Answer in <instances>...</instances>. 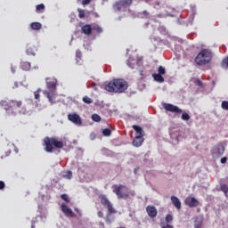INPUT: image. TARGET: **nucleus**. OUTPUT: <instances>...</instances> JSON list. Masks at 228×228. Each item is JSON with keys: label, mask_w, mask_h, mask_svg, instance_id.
<instances>
[{"label": "nucleus", "mask_w": 228, "mask_h": 228, "mask_svg": "<svg viewBox=\"0 0 228 228\" xmlns=\"http://www.w3.org/2000/svg\"><path fill=\"white\" fill-rule=\"evenodd\" d=\"M92 120H94V122H101V116L98 114H93Z\"/></svg>", "instance_id": "cd10ccee"}, {"label": "nucleus", "mask_w": 228, "mask_h": 228, "mask_svg": "<svg viewBox=\"0 0 228 228\" xmlns=\"http://www.w3.org/2000/svg\"><path fill=\"white\" fill-rule=\"evenodd\" d=\"M224 152H225V147H224L222 143H217L212 149L213 158H220V156L224 155Z\"/></svg>", "instance_id": "1a4fd4ad"}, {"label": "nucleus", "mask_w": 228, "mask_h": 228, "mask_svg": "<svg viewBox=\"0 0 228 228\" xmlns=\"http://www.w3.org/2000/svg\"><path fill=\"white\" fill-rule=\"evenodd\" d=\"M146 212L150 218H156L158 216V209L154 206H147Z\"/></svg>", "instance_id": "ddd939ff"}, {"label": "nucleus", "mask_w": 228, "mask_h": 228, "mask_svg": "<svg viewBox=\"0 0 228 228\" xmlns=\"http://www.w3.org/2000/svg\"><path fill=\"white\" fill-rule=\"evenodd\" d=\"M69 174L70 177H72V172L69 171Z\"/></svg>", "instance_id": "8fccbe9b"}, {"label": "nucleus", "mask_w": 228, "mask_h": 228, "mask_svg": "<svg viewBox=\"0 0 228 228\" xmlns=\"http://www.w3.org/2000/svg\"><path fill=\"white\" fill-rule=\"evenodd\" d=\"M1 108L6 111L7 115H30L33 110L22 106L20 100L4 99L0 102Z\"/></svg>", "instance_id": "f257e3e1"}, {"label": "nucleus", "mask_w": 228, "mask_h": 228, "mask_svg": "<svg viewBox=\"0 0 228 228\" xmlns=\"http://www.w3.org/2000/svg\"><path fill=\"white\" fill-rule=\"evenodd\" d=\"M182 120H190V114L189 113H183L182 114Z\"/></svg>", "instance_id": "473e14b6"}, {"label": "nucleus", "mask_w": 228, "mask_h": 228, "mask_svg": "<svg viewBox=\"0 0 228 228\" xmlns=\"http://www.w3.org/2000/svg\"><path fill=\"white\" fill-rule=\"evenodd\" d=\"M152 77L154 81H157V83H165V78L163 77L162 75L154 73L152 74Z\"/></svg>", "instance_id": "6ab92c4d"}, {"label": "nucleus", "mask_w": 228, "mask_h": 228, "mask_svg": "<svg viewBox=\"0 0 228 228\" xmlns=\"http://www.w3.org/2000/svg\"><path fill=\"white\" fill-rule=\"evenodd\" d=\"M12 154V151H7L6 152H5V156H10Z\"/></svg>", "instance_id": "a18cd8bd"}, {"label": "nucleus", "mask_w": 228, "mask_h": 228, "mask_svg": "<svg viewBox=\"0 0 228 228\" xmlns=\"http://www.w3.org/2000/svg\"><path fill=\"white\" fill-rule=\"evenodd\" d=\"M136 63H138V62L134 59L130 58L127 61V65H128V67H130V69H134V67H136Z\"/></svg>", "instance_id": "5701e85b"}, {"label": "nucleus", "mask_w": 228, "mask_h": 228, "mask_svg": "<svg viewBox=\"0 0 228 228\" xmlns=\"http://www.w3.org/2000/svg\"><path fill=\"white\" fill-rule=\"evenodd\" d=\"M43 145L45 152H54L55 149H63V142L58 140L56 137H45Z\"/></svg>", "instance_id": "20e7f679"}, {"label": "nucleus", "mask_w": 228, "mask_h": 228, "mask_svg": "<svg viewBox=\"0 0 228 228\" xmlns=\"http://www.w3.org/2000/svg\"><path fill=\"white\" fill-rule=\"evenodd\" d=\"M142 143H143V136L136 135L133 141V146L142 147Z\"/></svg>", "instance_id": "dca6fc26"}, {"label": "nucleus", "mask_w": 228, "mask_h": 228, "mask_svg": "<svg viewBox=\"0 0 228 228\" xmlns=\"http://www.w3.org/2000/svg\"><path fill=\"white\" fill-rule=\"evenodd\" d=\"M221 163L224 165V163H227V157H224L221 159Z\"/></svg>", "instance_id": "ea45409f"}, {"label": "nucleus", "mask_w": 228, "mask_h": 228, "mask_svg": "<svg viewBox=\"0 0 228 228\" xmlns=\"http://www.w3.org/2000/svg\"><path fill=\"white\" fill-rule=\"evenodd\" d=\"M171 202L176 209H181V200H179V198L171 196Z\"/></svg>", "instance_id": "f3484780"}, {"label": "nucleus", "mask_w": 228, "mask_h": 228, "mask_svg": "<svg viewBox=\"0 0 228 228\" xmlns=\"http://www.w3.org/2000/svg\"><path fill=\"white\" fill-rule=\"evenodd\" d=\"M5 187H6V184L4 183V182L0 181V190H4Z\"/></svg>", "instance_id": "58836bf2"}, {"label": "nucleus", "mask_w": 228, "mask_h": 228, "mask_svg": "<svg viewBox=\"0 0 228 228\" xmlns=\"http://www.w3.org/2000/svg\"><path fill=\"white\" fill-rule=\"evenodd\" d=\"M83 102H85L86 104H92V102H94V100H92V98L88 96H85L83 98Z\"/></svg>", "instance_id": "a878e982"}, {"label": "nucleus", "mask_w": 228, "mask_h": 228, "mask_svg": "<svg viewBox=\"0 0 228 228\" xmlns=\"http://www.w3.org/2000/svg\"><path fill=\"white\" fill-rule=\"evenodd\" d=\"M196 84L198 85V86H202V85H203V83H202V81H200V79H197Z\"/></svg>", "instance_id": "a19ab883"}, {"label": "nucleus", "mask_w": 228, "mask_h": 228, "mask_svg": "<svg viewBox=\"0 0 228 228\" xmlns=\"http://www.w3.org/2000/svg\"><path fill=\"white\" fill-rule=\"evenodd\" d=\"M36 10L37 13H44V10H45V5H44V4H40L37 5Z\"/></svg>", "instance_id": "b1692460"}, {"label": "nucleus", "mask_w": 228, "mask_h": 228, "mask_svg": "<svg viewBox=\"0 0 228 228\" xmlns=\"http://www.w3.org/2000/svg\"><path fill=\"white\" fill-rule=\"evenodd\" d=\"M20 68L22 69V70H31V63H29L28 61H21Z\"/></svg>", "instance_id": "aec40b11"}, {"label": "nucleus", "mask_w": 228, "mask_h": 228, "mask_svg": "<svg viewBox=\"0 0 228 228\" xmlns=\"http://www.w3.org/2000/svg\"><path fill=\"white\" fill-rule=\"evenodd\" d=\"M68 119L69 122L75 124V126H81V124H83V121H81V117H79V115L77 113L68 114Z\"/></svg>", "instance_id": "9b49d317"}, {"label": "nucleus", "mask_w": 228, "mask_h": 228, "mask_svg": "<svg viewBox=\"0 0 228 228\" xmlns=\"http://www.w3.org/2000/svg\"><path fill=\"white\" fill-rule=\"evenodd\" d=\"M27 54L30 55V56H35V51H33L32 48H28L27 50Z\"/></svg>", "instance_id": "c9c22d12"}, {"label": "nucleus", "mask_w": 228, "mask_h": 228, "mask_svg": "<svg viewBox=\"0 0 228 228\" xmlns=\"http://www.w3.org/2000/svg\"><path fill=\"white\" fill-rule=\"evenodd\" d=\"M221 191H224L225 197H228V186L225 183L221 184Z\"/></svg>", "instance_id": "393cba45"}, {"label": "nucleus", "mask_w": 228, "mask_h": 228, "mask_svg": "<svg viewBox=\"0 0 228 228\" xmlns=\"http://www.w3.org/2000/svg\"><path fill=\"white\" fill-rule=\"evenodd\" d=\"M30 28L34 31H39V29L42 28V23H40V22H32L30 24Z\"/></svg>", "instance_id": "412c9836"}, {"label": "nucleus", "mask_w": 228, "mask_h": 228, "mask_svg": "<svg viewBox=\"0 0 228 228\" xmlns=\"http://www.w3.org/2000/svg\"><path fill=\"white\" fill-rule=\"evenodd\" d=\"M204 224V218L202 216H195L194 217V228H201Z\"/></svg>", "instance_id": "2eb2a0df"}, {"label": "nucleus", "mask_w": 228, "mask_h": 228, "mask_svg": "<svg viewBox=\"0 0 228 228\" xmlns=\"http://www.w3.org/2000/svg\"><path fill=\"white\" fill-rule=\"evenodd\" d=\"M98 216L99 218H102V216H104V214L102 213V211L98 212Z\"/></svg>", "instance_id": "79ce46f5"}, {"label": "nucleus", "mask_w": 228, "mask_h": 228, "mask_svg": "<svg viewBox=\"0 0 228 228\" xmlns=\"http://www.w3.org/2000/svg\"><path fill=\"white\" fill-rule=\"evenodd\" d=\"M46 88L49 91H44L43 94L47 97L51 104L56 102V86H58V79L55 77H46Z\"/></svg>", "instance_id": "7ed1b4c3"}, {"label": "nucleus", "mask_w": 228, "mask_h": 228, "mask_svg": "<svg viewBox=\"0 0 228 228\" xmlns=\"http://www.w3.org/2000/svg\"><path fill=\"white\" fill-rule=\"evenodd\" d=\"M142 13L144 15V17H149V12L143 11Z\"/></svg>", "instance_id": "37998d69"}, {"label": "nucleus", "mask_w": 228, "mask_h": 228, "mask_svg": "<svg viewBox=\"0 0 228 228\" xmlns=\"http://www.w3.org/2000/svg\"><path fill=\"white\" fill-rule=\"evenodd\" d=\"M221 108L228 111V101H223L221 103Z\"/></svg>", "instance_id": "2f4dec72"}, {"label": "nucleus", "mask_w": 228, "mask_h": 228, "mask_svg": "<svg viewBox=\"0 0 228 228\" xmlns=\"http://www.w3.org/2000/svg\"><path fill=\"white\" fill-rule=\"evenodd\" d=\"M133 129L137 133V136H143V129L141 126L134 125Z\"/></svg>", "instance_id": "4be33fe9"}, {"label": "nucleus", "mask_w": 228, "mask_h": 228, "mask_svg": "<svg viewBox=\"0 0 228 228\" xmlns=\"http://www.w3.org/2000/svg\"><path fill=\"white\" fill-rule=\"evenodd\" d=\"M103 136H111V130L110 128H104L102 130Z\"/></svg>", "instance_id": "bb28decb"}, {"label": "nucleus", "mask_w": 228, "mask_h": 228, "mask_svg": "<svg viewBox=\"0 0 228 228\" xmlns=\"http://www.w3.org/2000/svg\"><path fill=\"white\" fill-rule=\"evenodd\" d=\"M213 60V53L209 49H202L195 58L197 65H208Z\"/></svg>", "instance_id": "39448f33"}, {"label": "nucleus", "mask_w": 228, "mask_h": 228, "mask_svg": "<svg viewBox=\"0 0 228 228\" xmlns=\"http://www.w3.org/2000/svg\"><path fill=\"white\" fill-rule=\"evenodd\" d=\"M174 220V216L172 215L168 214L166 216V222H172Z\"/></svg>", "instance_id": "f704fd0d"}, {"label": "nucleus", "mask_w": 228, "mask_h": 228, "mask_svg": "<svg viewBox=\"0 0 228 228\" xmlns=\"http://www.w3.org/2000/svg\"><path fill=\"white\" fill-rule=\"evenodd\" d=\"M92 3V0H82L83 6H86V4H90Z\"/></svg>", "instance_id": "4c0bfd02"}, {"label": "nucleus", "mask_w": 228, "mask_h": 228, "mask_svg": "<svg viewBox=\"0 0 228 228\" xmlns=\"http://www.w3.org/2000/svg\"><path fill=\"white\" fill-rule=\"evenodd\" d=\"M75 211L78 213L79 216H81V213L79 212V209L76 208Z\"/></svg>", "instance_id": "09e8293b"}, {"label": "nucleus", "mask_w": 228, "mask_h": 228, "mask_svg": "<svg viewBox=\"0 0 228 228\" xmlns=\"http://www.w3.org/2000/svg\"><path fill=\"white\" fill-rule=\"evenodd\" d=\"M158 74H159L160 76H164V74H166L165 68L163 66H159L158 69Z\"/></svg>", "instance_id": "7c9ffc66"}, {"label": "nucleus", "mask_w": 228, "mask_h": 228, "mask_svg": "<svg viewBox=\"0 0 228 228\" xmlns=\"http://www.w3.org/2000/svg\"><path fill=\"white\" fill-rule=\"evenodd\" d=\"M61 199L64 200L65 202H70V199H69V196L67 194H61Z\"/></svg>", "instance_id": "72a5a7b5"}, {"label": "nucleus", "mask_w": 228, "mask_h": 228, "mask_svg": "<svg viewBox=\"0 0 228 228\" xmlns=\"http://www.w3.org/2000/svg\"><path fill=\"white\" fill-rule=\"evenodd\" d=\"M82 33L84 35H92V26L86 24L82 27Z\"/></svg>", "instance_id": "a211bd4d"}, {"label": "nucleus", "mask_w": 228, "mask_h": 228, "mask_svg": "<svg viewBox=\"0 0 228 228\" xmlns=\"http://www.w3.org/2000/svg\"><path fill=\"white\" fill-rule=\"evenodd\" d=\"M31 228H35V224H32V225H31Z\"/></svg>", "instance_id": "3c124183"}, {"label": "nucleus", "mask_w": 228, "mask_h": 228, "mask_svg": "<svg viewBox=\"0 0 228 228\" xmlns=\"http://www.w3.org/2000/svg\"><path fill=\"white\" fill-rule=\"evenodd\" d=\"M94 30L96 31V33H102V28L100 26L94 27Z\"/></svg>", "instance_id": "e433bc0d"}, {"label": "nucleus", "mask_w": 228, "mask_h": 228, "mask_svg": "<svg viewBox=\"0 0 228 228\" xmlns=\"http://www.w3.org/2000/svg\"><path fill=\"white\" fill-rule=\"evenodd\" d=\"M11 70H12V74H15V68L12 67Z\"/></svg>", "instance_id": "49530a36"}, {"label": "nucleus", "mask_w": 228, "mask_h": 228, "mask_svg": "<svg viewBox=\"0 0 228 228\" xmlns=\"http://www.w3.org/2000/svg\"><path fill=\"white\" fill-rule=\"evenodd\" d=\"M61 211L65 214L66 216H70L71 218H74V212L72 211V208H69L67 204L62 203L61 206Z\"/></svg>", "instance_id": "4468645a"}, {"label": "nucleus", "mask_w": 228, "mask_h": 228, "mask_svg": "<svg viewBox=\"0 0 228 228\" xmlns=\"http://www.w3.org/2000/svg\"><path fill=\"white\" fill-rule=\"evenodd\" d=\"M129 85L124 79H113L105 86V90L111 94H124L127 90Z\"/></svg>", "instance_id": "f03ea898"}, {"label": "nucleus", "mask_w": 228, "mask_h": 228, "mask_svg": "<svg viewBox=\"0 0 228 228\" xmlns=\"http://www.w3.org/2000/svg\"><path fill=\"white\" fill-rule=\"evenodd\" d=\"M140 76H142V79H143V70L140 71Z\"/></svg>", "instance_id": "de8ad7c7"}, {"label": "nucleus", "mask_w": 228, "mask_h": 228, "mask_svg": "<svg viewBox=\"0 0 228 228\" xmlns=\"http://www.w3.org/2000/svg\"><path fill=\"white\" fill-rule=\"evenodd\" d=\"M184 203L185 206H188L189 208H197L199 204H200V202L194 197L186 198Z\"/></svg>", "instance_id": "f8f14e48"}, {"label": "nucleus", "mask_w": 228, "mask_h": 228, "mask_svg": "<svg viewBox=\"0 0 228 228\" xmlns=\"http://www.w3.org/2000/svg\"><path fill=\"white\" fill-rule=\"evenodd\" d=\"M162 228H174L171 224L163 225Z\"/></svg>", "instance_id": "c03bdc74"}, {"label": "nucleus", "mask_w": 228, "mask_h": 228, "mask_svg": "<svg viewBox=\"0 0 228 228\" xmlns=\"http://www.w3.org/2000/svg\"><path fill=\"white\" fill-rule=\"evenodd\" d=\"M42 92V89H37L35 93H34V97L37 101H38L40 99V93Z\"/></svg>", "instance_id": "c85d7f7f"}, {"label": "nucleus", "mask_w": 228, "mask_h": 228, "mask_svg": "<svg viewBox=\"0 0 228 228\" xmlns=\"http://www.w3.org/2000/svg\"><path fill=\"white\" fill-rule=\"evenodd\" d=\"M164 110L167 111H170L171 113H178L181 114L183 113V110L179 109V107L170 104V103H164L163 104Z\"/></svg>", "instance_id": "9d476101"}, {"label": "nucleus", "mask_w": 228, "mask_h": 228, "mask_svg": "<svg viewBox=\"0 0 228 228\" xmlns=\"http://www.w3.org/2000/svg\"><path fill=\"white\" fill-rule=\"evenodd\" d=\"M133 4V0H119L115 3L113 8L115 12H126Z\"/></svg>", "instance_id": "6e6552de"}, {"label": "nucleus", "mask_w": 228, "mask_h": 228, "mask_svg": "<svg viewBox=\"0 0 228 228\" xmlns=\"http://www.w3.org/2000/svg\"><path fill=\"white\" fill-rule=\"evenodd\" d=\"M79 19H85V10L77 9Z\"/></svg>", "instance_id": "c756f323"}, {"label": "nucleus", "mask_w": 228, "mask_h": 228, "mask_svg": "<svg viewBox=\"0 0 228 228\" xmlns=\"http://www.w3.org/2000/svg\"><path fill=\"white\" fill-rule=\"evenodd\" d=\"M112 191L117 195L118 199H129V195H131V192H129V189L126 185H117L114 184L112 186Z\"/></svg>", "instance_id": "423d86ee"}, {"label": "nucleus", "mask_w": 228, "mask_h": 228, "mask_svg": "<svg viewBox=\"0 0 228 228\" xmlns=\"http://www.w3.org/2000/svg\"><path fill=\"white\" fill-rule=\"evenodd\" d=\"M98 199L100 200L101 204H102V206L108 209L109 215L117 213V210H115L113 208V204H111V201H110L106 195L101 194L99 195Z\"/></svg>", "instance_id": "0eeeda50"}, {"label": "nucleus", "mask_w": 228, "mask_h": 228, "mask_svg": "<svg viewBox=\"0 0 228 228\" xmlns=\"http://www.w3.org/2000/svg\"><path fill=\"white\" fill-rule=\"evenodd\" d=\"M132 196H134V193H131Z\"/></svg>", "instance_id": "603ef678"}]
</instances>
